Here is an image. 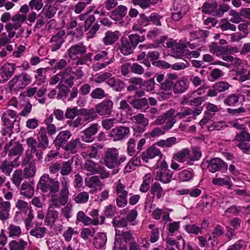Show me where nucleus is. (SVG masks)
<instances>
[{
  "mask_svg": "<svg viewBox=\"0 0 250 250\" xmlns=\"http://www.w3.org/2000/svg\"><path fill=\"white\" fill-rule=\"evenodd\" d=\"M192 113L190 108L181 107L178 110L171 108L165 112L163 114L159 116L152 123L153 125H160L166 123L163 125L164 130H168L171 129L176 123V119H182Z\"/></svg>",
  "mask_w": 250,
  "mask_h": 250,
  "instance_id": "obj_1",
  "label": "nucleus"
},
{
  "mask_svg": "<svg viewBox=\"0 0 250 250\" xmlns=\"http://www.w3.org/2000/svg\"><path fill=\"white\" fill-rule=\"evenodd\" d=\"M126 160V157L124 155H120L119 150L115 147L108 148L104 152V164L109 169H115L112 171L113 174L119 172V166Z\"/></svg>",
  "mask_w": 250,
  "mask_h": 250,
  "instance_id": "obj_2",
  "label": "nucleus"
},
{
  "mask_svg": "<svg viewBox=\"0 0 250 250\" xmlns=\"http://www.w3.org/2000/svg\"><path fill=\"white\" fill-rule=\"evenodd\" d=\"M38 187L44 193L48 194L57 193L60 189V182L55 179L51 178L49 174H43L40 178Z\"/></svg>",
  "mask_w": 250,
  "mask_h": 250,
  "instance_id": "obj_3",
  "label": "nucleus"
},
{
  "mask_svg": "<svg viewBox=\"0 0 250 250\" xmlns=\"http://www.w3.org/2000/svg\"><path fill=\"white\" fill-rule=\"evenodd\" d=\"M32 81L31 76L26 72L15 75L9 82L8 85L11 91H19L30 84Z\"/></svg>",
  "mask_w": 250,
  "mask_h": 250,
  "instance_id": "obj_4",
  "label": "nucleus"
},
{
  "mask_svg": "<svg viewBox=\"0 0 250 250\" xmlns=\"http://www.w3.org/2000/svg\"><path fill=\"white\" fill-rule=\"evenodd\" d=\"M188 10L186 2L184 0H174L171 19L174 21H179Z\"/></svg>",
  "mask_w": 250,
  "mask_h": 250,
  "instance_id": "obj_5",
  "label": "nucleus"
},
{
  "mask_svg": "<svg viewBox=\"0 0 250 250\" xmlns=\"http://www.w3.org/2000/svg\"><path fill=\"white\" fill-rule=\"evenodd\" d=\"M130 132L129 127L120 125L113 128L110 132L109 136L113 141H119L127 137Z\"/></svg>",
  "mask_w": 250,
  "mask_h": 250,
  "instance_id": "obj_6",
  "label": "nucleus"
},
{
  "mask_svg": "<svg viewBox=\"0 0 250 250\" xmlns=\"http://www.w3.org/2000/svg\"><path fill=\"white\" fill-rule=\"evenodd\" d=\"M69 194L60 191V195L56 193L50 194V201L51 203L50 208H59L61 206H64L68 202Z\"/></svg>",
  "mask_w": 250,
  "mask_h": 250,
  "instance_id": "obj_7",
  "label": "nucleus"
},
{
  "mask_svg": "<svg viewBox=\"0 0 250 250\" xmlns=\"http://www.w3.org/2000/svg\"><path fill=\"white\" fill-rule=\"evenodd\" d=\"M5 152L8 153L9 159L12 157H18L22 153L23 148L22 145L17 142L11 140L8 144H7L4 147Z\"/></svg>",
  "mask_w": 250,
  "mask_h": 250,
  "instance_id": "obj_8",
  "label": "nucleus"
},
{
  "mask_svg": "<svg viewBox=\"0 0 250 250\" xmlns=\"http://www.w3.org/2000/svg\"><path fill=\"white\" fill-rule=\"evenodd\" d=\"M85 185L88 188H91L89 193H94L99 190H101L104 185L100 180L98 176H92L85 179Z\"/></svg>",
  "mask_w": 250,
  "mask_h": 250,
  "instance_id": "obj_9",
  "label": "nucleus"
},
{
  "mask_svg": "<svg viewBox=\"0 0 250 250\" xmlns=\"http://www.w3.org/2000/svg\"><path fill=\"white\" fill-rule=\"evenodd\" d=\"M16 69L15 63L6 62L0 68V83L6 82L14 74Z\"/></svg>",
  "mask_w": 250,
  "mask_h": 250,
  "instance_id": "obj_10",
  "label": "nucleus"
},
{
  "mask_svg": "<svg viewBox=\"0 0 250 250\" xmlns=\"http://www.w3.org/2000/svg\"><path fill=\"white\" fill-rule=\"evenodd\" d=\"M207 167L211 173L218 171H226L228 169L227 164L219 158L211 159L208 162Z\"/></svg>",
  "mask_w": 250,
  "mask_h": 250,
  "instance_id": "obj_11",
  "label": "nucleus"
},
{
  "mask_svg": "<svg viewBox=\"0 0 250 250\" xmlns=\"http://www.w3.org/2000/svg\"><path fill=\"white\" fill-rule=\"evenodd\" d=\"M113 103L110 100H105L95 106V110L97 114L100 116L110 115L113 108Z\"/></svg>",
  "mask_w": 250,
  "mask_h": 250,
  "instance_id": "obj_12",
  "label": "nucleus"
},
{
  "mask_svg": "<svg viewBox=\"0 0 250 250\" xmlns=\"http://www.w3.org/2000/svg\"><path fill=\"white\" fill-rule=\"evenodd\" d=\"M156 156L162 157V153L155 145L147 148L141 155V159L146 163L148 162L149 159H153Z\"/></svg>",
  "mask_w": 250,
  "mask_h": 250,
  "instance_id": "obj_13",
  "label": "nucleus"
},
{
  "mask_svg": "<svg viewBox=\"0 0 250 250\" xmlns=\"http://www.w3.org/2000/svg\"><path fill=\"white\" fill-rule=\"evenodd\" d=\"M99 129L98 124H93L83 131V136H82L83 141L86 143H91L94 141L93 136L95 135Z\"/></svg>",
  "mask_w": 250,
  "mask_h": 250,
  "instance_id": "obj_14",
  "label": "nucleus"
},
{
  "mask_svg": "<svg viewBox=\"0 0 250 250\" xmlns=\"http://www.w3.org/2000/svg\"><path fill=\"white\" fill-rule=\"evenodd\" d=\"M38 143V147L42 150H45L49 145V139L47 136L46 129L44 127H42L39 130L37 134Z\"/></svg>",
  "mask_w": 250,
  "mask_h": 250,
  "instance_id": "obj_15",
  "label": "nucleus"
},
{
  "mask_svg": "<svg viewBox=\"0 0 250 250\" xmlns=\"http://www.w3.org/2000/svg\"><path fill=\"white\" fill-rule=\"evenodd\" d=\"M120 36L119 31L108 30L105 33L102 41L105 46L112 45L119 40Z\"/></svg>",
  "mask_w": 250,
  "mask_h": 250,
  "instance_id": "obj_16",
  "label": "nucleus"
},
{
  "mask_svg": "<svg viewBox=\"0 0 250 250\" xmlns=\"http://www.w3.org/2000/svg\"><path fill=\"white\" fill-rule=\"evenodd\" d=\"M149 24L147 17L144 14H142L140 16V18L137 20L136 22L132 26V30L134 31L138 32L140 33H143L146 31L143 27H146Z\"/></svg>",
  "mask_w": 250,
  "mask_h": 250,
  "instance_id": "obj_17",
  "label": "nucleus"
},
{
  "mask_svg": "<svg viewBox=\"0 0 250 250\" xmlns=\"http://www.w3.org/2000/svg\"><path fill=\"white\" fill-rule=\"evenodd\" d=\"M18 161V157L15 158L12 161H10V159L9 161L7 159L5 160L0 167L1 171L6 176H10L14 167L19 166Z\"/></svg>",
  "mask_w": 250,
  "mask_h": 250,
  "instance_id": "obj_18",
  "label": "nucleus"
},
{
  "mask_svg": "<svg viewBox=\"0 0 250 250\" xmlns=\"http://www.w3.org/2000/svg\"><path fill=\"white\" fill-rule=\"evenodd\" d=\"M86 51V46L83 43H80L71 46L68 50V54L71 59L75 60L79 55L85 53Z\"/></svg>",
  "mask_w": 250,
  "mask_h": 250,
  "instance_id": "obj_19",
  "label": "nucleus"
},
{
  "mask_svg": "<svg viewBox=\"0 0 250 250\" xmlns=\"http://www.w3.org/2000/svg\"><path fill=\"white\" fill-rule=\"evenodd\" d=\"M26 142L30 149L31 153L35 154L39 161L41 160L42 158L43 152L42 150L37 149V147H38L37 141L33 137H29L26 139Z\"/></svg>",
  "mask_w": 250,
  "mask_h": 250,
  "instance_id": "obj_20",
  "label": "nucleus"
},
{
  "mask_svg": "<svg viewBox=\"0 0 250 250\" xmlns=\"http://www.w3.org/2000/svg\"><path fill=\"white\" fill-rule=\"evenodd\" d=\"M65 34L64 31L61 30L57 32L56 34L53 36L50 40V42L52 43L51 50L55 51L58 50L64 42L63 37Z\"/></svg>",
  "mask_w": 250,
  "mask_h": 250,
  "instance_id": "obj_21",
  "label": "nucleus"
},
{
  "mask_svg": "<svg viewBox=\"0 0 250 250\" xmlns=\"http://www.w3.org/2000/svg\"><path fill=\"white\" fill-rule=\"evenodd\" d=\"M118 49L123 55L127 56L132 54L134 48L126 38L123 37L121 39Z\"/></svg>",
  "mask_w": 250,
  "mask_h": 250,
  "instance_id": "obj_22",
  "label": "nucleus"
},
{
  "mask_svg": "<svg viewBox=\"0 0 250 250\" xmlns=\"http://www.w3.org/2000/svg\"><path fill=\"white\" fill-rule=\"evenodd\" d=\"M210 51L219 57L220 56H222L224 54H228L232 51L237 52V49L236 47L229 48L217 46L215 44H212L210 46Z\"/></svg>",
  "mask_w": 250,
  "mask_h": 250,
  "instance_id": "obj_23",
  "label": "nucleus"
},
{
  "mask_svg": "<svg viewBox=\"0 0 250 250\" xmlns=\"http://www.w3.org/2000/svg\"><path fill=\"white\" fill-rule=\"evenodd\" d=\"M71 133L68 130H63L59 133L54 140L55 146L61 147L71 137Z\"/></svg>",
  "mask_w": 250,
  "mask_h": 250,
  "instance_id": "obj_24",
  "label": "nucleus"
},
{
  "mask_svg": "<svg viewBox=\"0 0 250 250\" xmlns=\"http://www.w3.org/2000/svg\"><path fill=\"white\" fill-rule=\"evenodd\" d=\"M17 117V113L13 110H8L5 112L1 117L3 125H14Z\"/></svg>",
  "mask_w": 250,
  "mask_h": 250,
  "instance_id": "obj_25",
  "label": "nucleus"
},
{
  "mask_svg": "<svg viewBox=\"0 0 250 250\" xmlns=\"http://www.w3.org/2000/svg\"><path fill=\"white\" fill-rule=\"evenodd\" d=\"M188 83L187 80L181 79L173 84V91L175 94L185 92L188 88Z\"/></svg>",
  "mask_w": 250,
  "mask_h": 250,
  "instance_id": "obj_26",
  "label": "nucleus"
},
{
  "mask_svg": "<svg viewBox=\"0 0 250 250\" xmlns=\"http://www.w3.org/2000/svg\"><path fill=\"white\" fill-rule=\"evenodd\" d=\"M106 83L114 90L117 92L121 91L125 87L124 83L120 79H116L114 76H113V75L108 80Z\"/></svg>",
  "mask_w": 250,
  "mask_h": 250,
  "instance_id": "obj_27",
  "label": "nucleus"
},
{
  "mask_svg": "<svg viewBox=\"0 0 250 250\" xmlns=\"http://www.w3.org/2000/svg\"><path fill=\"white\" fill-rule=\"evenodd\" d=\"M127 11L126 6L119 5L111 13L110 17L114 21L120 20L126 15Z\"/></svg>",
  "mask_w": 250,
  "mask_h": 250,
  "instance_id": "obj_28",
  "label": "nucleus"
},
{
  "mask_svg": "<svg viewBox=\"0 0 250 250\" xmlns=\"http://www.w3.org/2000/svg\"><path fill=\"white\" fill-rule=\"evenodd\" d=\"M21 194L28 198H31L34 194V183H23L21 186Z\"/></svg>",
  "mask_w": 250,
  "mask_h": 250,
  "instance_id": "obj_29",
  "label": "nucleus"
},
{
  "mask_svg": "<svg viewBox=\"0 0 250 250\" xmlns=\"http://www.w3.org/2000/svg\"><path fill=\"white\" fill-rule=\"evenodd\" d=\"M71 71V68H67L63 71L60 73L61 83H64L67 84L70 87H71L73 85V80L74 79V77L71 76L70 74Z\"/></svg>",
  "mask_w": 250,
  "mask_h": 250,
  "instance_id": "obj_30",
  "label": "nucleus"
},
{
  "mask_svg": "<svg viewBox=\"0 0 250 250\" xmlns=\"http://www.w3.org/2000/svg\"><path fill=\"white\" fill-rule=\"evenodd\" d=\"M80 114L83 117L85 121L91 122L97 117V113L94 108L89 109L83 108L80 110Z\"/></svg>",
  "mask_w": 250,
  "mask_h": 250,
  "instance_id": "obj_31",
  "label": "nucleus"
},
{
  "mask_svg": "<svg viewBox=\"0 0 250 250\" xmlns=\"http://www.w3.org/2000/svg\"><path fill=\"white\" fill-rule=\"evenodd\" d=\"M150 193L153 195V198L156 196L157 199H160L165 195V192L160 184L156 182L153 183L151 185Z\"/></svg>",
  "mask_w": 250,
  "mask_h": 250,
  "instance_id": "obj_32",
  "label": "nucleus"
},
{
  "mask_svg": "<svg viewBox=\"0 0 250 250\" xmlns=\"http://www.w3.org/2000/svg\"><path fill=\"white\" fill-rule=\"evenodd\" d=\"M141 165V160L140 156L137 155L133 157L128 162L124 168L125 173H128L135 170L136 167H139Z\"/></svg>",
  "mask_w": 250,
  "mask_h": 250,
  "instance_id": "obj_33",
  "label": "nucleus"
},
{
  "mask_svg": "<svg viewBox=\"0 0 250 250\" xmlns=\"http://www.w3.org/2000/svg\"><path fill=\"white\" fill-rule=\"evenodd\" d=\"M11 204L9 201H4L0 205V219H7L9 217Z\"/></svg>",
  "mask_w": 250,
  "mask_h": 250,
  "instance_id": "obj_34",
  "label": "nucleus"
},
{
  "mask_svg": "<svg viewBox=\"0 0 250 250\" xmlns=\"http://www.w3.org/2000/svg\"><path fill=\"white\" fill-rule=\"evenodd\" d=\"M100 165L92 160H87L84 165V169L90 174H97L98 170Z\"/></svg>",
  "mask_w": 250,
  "mask_h": 250,
  "instance_id": "obj_35",
  "label": "nucleus"
},
{
  "mask_svg": "<svg viewBox=\"0 0 250 250\" xmlns=\"http://www.w3.org/2000/svg\"><path fill=\"white\" fill-rule=\"evenodd\" d=\"M58 212L56 210L51 209L49 208L46 213L45 222L47 225H52L58 219Z\"/></svg>",
  "mask_w": 250,
  "mask_h": 250,
  "instance_id": "obj_36",
  "label": "nucleus"
},
{
  "mask_svg": "<svg viewBox=\"0 0 250 250\" xmlns=\"http://www.w3.org/2000/svg\"><path fill=\"white\" fill-rule=\"evenodd\" d=\"M172 177V173L168 171L157 172L155 180L164 184H167L171 181Z\"/></svg>",
  "mask_w": 250,
  "mask_h": 250,
  "instance_id": "obj_37",
  "label": "nucleus"
},
{
  "mask_svg": "<svg viewBox=\"0 0 250 250\" xmlns=\"http://www.w3.org/2000/svg\"><path fill=\"white\" fill-rule=\"evenodd\" d=\"M73 163V158L67 161L62 162L61 167L60 173L63 176L68 175L72 171V165Z\"/></svg>",
  "mask_w": 250,
  "mask_h": 250,
  "instance_id": "obj_38",
  "label": "nucleus"
},
{
  "mask_svg": "<svg viewBox=\"0 0 250 250\" xmlns=\"http://www.w3.org/2000/svg\"><path fill=\"white\" fill-rule=\"evenodd\" d=\"M112 75V74L110 73L107 72H104L103 73L96 74L95 76H93L91 78V81L97 83H102L104 82H105L106 83Z\"/></svg>",
  "mask_w": 250,
  "mask_h": 250,
  "instance_id": "obj_39",
  "label": "nucleus"
},
{
  "mask_svg": "<svg viewBox=\"0 0 250 250\" xmlns=\"http://www.w3.org/2000/svg\"><path fill=\"white\" fill-rule=\"evenodd\" d=\"M89 215L93 218L91 219V224L94 225H102L104 223L105 217L104 216H101L100 217V220L99 219V210L97 209H94L91 210Z\"/></svg>",
  "mask_w": 250,
  "mask_h": 250,
  "instance_id": "obj_40",
  "label": "nucleus"
},
{
  "mask_svg": "<svg viewBox=\"0 0 250 250\" xmlns=\"http://www.w3.org/2000/svg\"><path fill=\"white\" fill-rule=\"evenodd\" d=\"M212 183L214 185L222 186H227L229 189H230L232 186V184L229 178L227 177L226 178H214L212 180Z\"/></svg>",
  "mask_w": 250,
  "mask_h": 250,
  "instance_id": "obj_41",
  "label": "nucleus"
},
{
  "mask_svg": "<svg viewBox=\"0 0 250 250\" xmlns=\"http://www.w3.org/2000/svg\"><path fill=\"white\" fill-rule=\"evenodd\" d=\"M89 198V193L84 191L81 192L73 196L74 201L78 204H85L88 202Z\"/></svg>",
  "mask_w": 250,
  "mask_h": 250,
  "instance_id": "obj_42",
  "label": "nucleus"
},
{
  "mask_svg": "<svg viewBox=\"0 0 250 250\" xmlns=\"http://www.w3.org/2000/svg\"><path fill=\"white\" fill-rule=\"evenodd\" d=\"M217 7V3L214 1L206 2L203 4L202 9V12L206 14H211L214 12Z\"/></svg>",
  "mask_w": 250,
  "mask_h": 250,
  "instance_id": "obj_43",
  "label": "nucleus"
},
{
  "mask_svg": "<svg viewBox=\"0 0 250 250\" xmlns=\"http://www.w3.org/2000/svg\"><path fill=\"white\" fill-rule=\"evenodd\" d=\"M128 42L135 49L139 43L143 42L145 40L144 36H140L136 34H132L128 36Z\"/></svg>",
  "mask_w": 250,
  "mask_h": 250,
  "instance_id": "obj_44",
  "label": "nucleus"
},
{
  "mask_svg": "<svg viewBox=\"0 0 250 250\" xmlns=\"http://www.w3.org/2000/svg\"><path fill=\"white\" fill-rule=\"evenodd\" d=\"M103 145L101 144H94L89 146V151L87 155L90 158H96L98 155V150L102 149Z\"/></svg>",
  "mask_w": 250,
  "mask_h": 250,
  "instance_id": "obj_45",
  "label": "nucleus"
},
{
  "mask_svg": "<svg viewBox=\"0 0 250 250\" xmlns=\"http://www.w3.org/2000/svg\"><path fill=\"white\" fill-rule=\"evenodd\" d=\"M57 9L56 7L50 4H46L42 10L43 14L48 19H51L56 14Z\"/></svg>",
  "mask_w": 250,
  "mask_h": 250,
  "instance_id": "obj_46",
  "label": "nucleus"
},
{
  "mask_svg": "<svg viewBox=\"0 0 250 250\" xmlns=\"http://www.w3.org/2000/svg\"><path fill=\"white\" fill-rule=\"evenodd\" d=\"M240 98L239 94H231L224 100V103L229 106H234L239 102Z\"/></svg>",
  "mask_w": 250,
  "mask_h": 250,
  "instance_id": "obj_47",
  "label": "nucleus"
},
{
  "mask_svg": "<svg viewBox=\"0 0 250 250\" xmlns=\"http://www.w3.org/2000/svg\"><path fill=\"white\" fill-rule=\"evenodd\" d=\"M193 176L192 170L185 169L178 174V178L180 181L182 182H187L190 180Z\"/></svg>",
  "mask_w": 250,
  "mask_h": 250,
  "instance_id": "obj_48",
  "label": "nucleus"
},
{
  "mask_svg": "<svg viewBox=\"0 0 250 250\" xmlns=\"http://www.w3.org/2000/svg\"><path fill=\"white\" fill-rule=\"evenodd\" d=\"M219 27L223 31L230 30L232 31H235L236 30V26L230 23L228 20L222 19L219 25Z\"/></svg>",
  "mask_w": 250,
  "mask_h": 250,
  "instance_id": "obj_49",
  "label": "nucleus"
},
{
  "mask_svg": "<svg viewBox=\"0 0 250 250\" xmlns=\"http://www.w3.org/2000/svg\"><path fill=\"white\" fill-rule=\"evenodd\" d=\"M189 151L187 148L183 149L174 154V158L179 162L183 163L186 158L189 159Z\"/></svg>",
  "mask_w": 250,
  "mask_h": 250,
  "instance_id": "obj_50",
  "label": "nucleus"
},
{
  "mask_svg": "<svg viewBox=\"0 0 250 250\" xmlns=\"http://www.w3.org/2000/svg\"><path fill=\"white\" fill-rule=\"evenodd\" d=\"M234 141L240 142L250 141V133L246 130H243L236 134Z\"/></svg>",
  "mask_w": 250,
  "mask_h": 250,
  "instance_id": "obj_51",
  "label": "nucleus"
},
{
  "mask_svg": "<svg viewBox=\"0 0 250 250\" xmlns=\"http://www.w3.org/2000/svg\"><path fill=\"white\" fill-rule=\"evenodd\" d=\"M131 104L135 108L138 109H142L148 106L147 101L145 98L134 100Z\"/></svg>",
  "mask_w": 250,
  "mask_h": 250,
  "instance_id": "obj_52",
  "label": "nucleus"
},
{
  "mask_svg": "<svg viewBox=\"0 0 250 250\" xmlns=\"http://www.w3.org/2000/svg\"><path fill=\"white\" fill-rule=\"evenodd\" d=\"M115 191L117 196H127L128 193L125 189V185L122 184L120 180H118L116 184Z\"/></svg>",
  "mask_w": 250,
  "mask_h": 250,
  "instance_id": "obj_53",
  "label": "nucleus"
},
{
  "mask_svg": "<svg viewBox=\"0 0 250 250\" xmlns=\"http://www.w3.org/2000/svg\"><path fill=\"white\" fill-rule=\"evenodd\" d=\"M231 85L228 83L224 81H220L214 84L212 88L215 89L220 93L229 89Z\"/></svg>",
  "mask_w": 250,
  "mask_h": 250,
  "instance_id": "obj_54",
  "label": "nucleus"
},
{
  "mask_svg": "<svg viewBox=\"0 0 250 250\" xmlns=\"http://www.w3.org/2000/svg\"><path fill=\"white\" fill-rule=\"evenodd\" d=\"M118 123V120L115 118L105 119L102 121V125L104 128L109 130Z\"/></svg>",
  "mask_w": 250,
  "mask_h": 250,
  "instance_id": "obj_55",
  "label": "nucleus"
},
{
  "mask_svg": "<svg viewBox=\"0 0 250 250\" xmlns=\"http://www.w3.org/2000/svg\"><path fill=\"white\" fill-rule=\"evenodd\" d=\"M107 241L106 235H96L94 238L93 244L95 248L103 247Z\"/></svg>",
  "mask_w": 250,
  "mask_h": 250,
  "instance_id": "obj_56",
  "label": "nucleus"
},
{
  "mask_svg": "<svg viewBox=\"0 0 250 250\" xmlns=\"http://www.w3.org/2000/svg\"><path fill=\"white\" fill-rule=\"evenodd\" d=\"M26 243L23 240L12 241L9 244L10 250H23Z\"/></svg>",
  "mask_w": 250,
  "mask_h": 250,
  "instance_id": "obj_57",
  "label": "nucleus"
},
{
  "mask_svg": "<svg viewBox=\"0 0 250 250\" xmlns=\"http://www.w3.org/2000/svg\"><path fill=\"white\" fill-rule=\"evenodd\" d=\"M190 98H188L187 95L185 96L184 99L187 101L186 103L190 105L198 106L201 105L202 103L205 101L204 97H197L190 99Z\"/></svg>",
  "mask_w": 250,
  "mask_h": 250,
  "instance_id": "obj_58",
  "label": "nucleus"
},
{
  "mask_svg": "<svg viewBox=\"0 0 250 250\" xmlns=\"http://www.w3.org/2000/svg\"><path fill=\"white\" fill-rule=\"evenodd\" d=\"M36 173V167L33 164H30L24 169L23 175L25 178L33 177Z\"/></svg>",
  "mask_w": 250,
  "mask_h": 250,
  "instance_id": "obj_59",
  "label": "nucleus"
},
{
  "mask_svg": "<svg viewBox=\"0 0 250 250\" xmlns=\"http://www.w3.org/2000/svg\"><path fill=\"white\" fill-rule=\"evenodd\" d=\"M12 181L13 183L18 187L20 186L22 180V172L21 170H16L14 171Z\"/></svg>",
  "mask_w": 250,
  "mask_h": 250,
  "instance_id": "obj_60",
  "label": "nucleus"
},
{
  "mask_svg": "<svg viewBox=\"0 0 250 250\" xmlns=\"http://www.w3.org/2000/svg\"><path fill=\"white\" fill-rule=\"evenodd\" d=\"M77 220L83 223L85 225H88L91 224V219L88 216H86L84 213L82 211H79L77 214Z\"/></svg>",
  "mask_w": 250,
  "mask_h": 250,
  "instance_id": "obj_61",
  "label": "nucleus"
},
{
  "mask_svg": "<svg viewBox=\"0 0 250 250\" xmlns=\"http://www.w3.org/2000/svg\"><path fill=\"white\" fill-rule=\"evenodd\" d=\"M133 120L138 125H142L144 126H147L148 124V120L145 118L144 115L143 114H138L134 115L132 117Z\"/></svg>",
  "mask_w": 250,
  "mask_h": 250,
  "instance_id": "obj_62",
  "label": "nucleus"
},
{
  "mask_svg": "<svg viewBox=\"0 0 250 250\" xmlns=\"http://www.w3.org/2000/svg\"><path fill=\"white\" fill-rule=\"evenodd\" d=\"M136 144V141L132 138H129L127 143V153L131 156H133L135 152Z\"/></svg>",
  "mask_w": 250,
  "mask_h": 250,
  "instance_id": "obj_63",
  "label": "nucleus"
},
{
  "mask_svg": "<svg viewBox=\"0 0 250 250\" xmlns=\"http://www.w3.org/2000/svg\"><path fill=\"white\" fill-rule=\"evenodd\" d=\"M19 28V25H16L13 23H9L7 24L5 26V29L8 33V37L10 39L13 38L16 35V30Z\"/></svg>",
  "mask_w": 250,
  "mask_h": 250,
  "instance_id": "obj_64",
  "label": "nucleus"
}]
</instances>
